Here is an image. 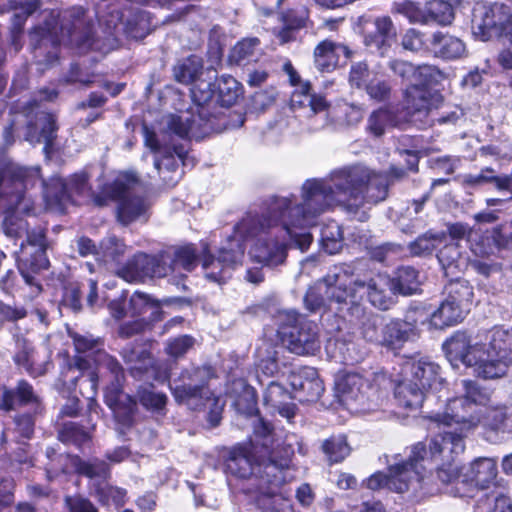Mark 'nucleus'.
Masks as SVG:
<instances>
[{
	"instance_id": "f257e3e1",
	"label": "nucleus",
	"mask_w": 512,
	"mask_h": 512,
	"mask_svg": "<svg viewBox=\"0 0 512 512\" xmlns=\"http://www.w3.org/2000/svg\"><path fill=\"white\" fill-rule=\"evenodd\" d=\"M387 192L386 176L364 166L335 170L328 178L307 180L301 202L294 196L275 197L261 214H247L235 226L234 236L242 244L252 242L249 254L255 261L276 266L285 261L288 242L301 251L309 248L310 229L326 210L340 206L354 212L365 202L384 200Z\"/></svg>"
},
{
	"instance_id": "f03ea898",
	"label": "nucleus",
	"mask_w": 512,
	"mask_h": 512,
	"mask_svg": "<svg viewBox=\"0 0 512 512\" xmlns=\"http://www.w3.org/2000/svg\"><path fill=\"white\" fill-rule=\"evenodd\" d=\"M463 395L449 399L443 411L433 413L429 419L448 428L430 441L433 456L439 454L449 465L455 456L465 450L464 438L482 421L480 406L490 402V394L472 380L461 381Z\"/></svg>"
},
{
	"instance_id": "7ed1b4c3",
	"label": "nucleus",
	"mask_w": 512,
	"mask_h": 512,
	"mask_svg": "<svg viewBox=\"0 0 512 512\" xmlns=\"http://www.w3.org/2000/svg\"><path fill=\"white\" fill-rule=\"evenodd\" d=\"M443 349L451 364L463 363L485 379L499 378L512 364V328L496 326L474 338L456 332Z\"/></svg>"
},
{
	"instance_id": "20e7f679",
	"label": "nucleus",
	"mask_w": 512,
	"mask_h": 512,
	"mask_svg": "<svg viewBox=\"0 0 512 512\" xmlns=\"http://www.w3.org/2000/svg\"><path fill=\"white\" fill-rule=\"evenodd\" d=\"M294 434L286 435L282 444H275L274 435L270 425L262 419L255 420L254 437L249 447L239 445L234 447L226 460V472L232 476L249 480L247 488L249 493L258 491L261 477L267 478L265 465L270 458L280 460L284 455L283 448L288 447V438Z\"/></svg>"
},
{
	"instance_id": "39448f33",
	"label": "nucleus",
	"mask_w": 512,
	"mask_h": 512,
	"mask_svg": "<svg viewBox=\"0 0 512 512\" xmlns=\"http://www.w3.org/2000/svg\"><path fill=\"white\" fill-rule=\"evenodd\" d=\"M10 180L5 181L0 192V208L5 210L3 230L7 237L18 240L27 233L28 223L20 214L32 215L35 207L32 199L24 189L33 186L40 180L39 167L13 166L10 169Z\"/></svg>"
},
{
	"instance_id": "423d86ee",
	"label": "nucleus",
	"mask_w": 512,
	"mask_h": 512,
	"mask_svg": "<svg viewBox=\"0 0 512 512\" xmlns=\"http://www.w3.org/2000/svg\"><path fill=\"white\" fill-rule=\"evenodd\" d=\"M288 442V447L283 448L284 455L280 460L272 457L265 465L267 478L261 477L258 491L255 492L256 503L261 512H296L292 505V493L283 485L292 478L289 470L294 444L298 446V453L301 455H306L307 448L297 436H290Z\"/></svg>"
},
{
	"instance_id": "0eeeda50",
	"label": "nucleus",
	"mask_w": 512,
	"mask_h": 512,
	"mask_svg": "<svg viewBox=\"0 0 512 512\" xmlns=\"http://www.w3.org/2000/svg\"><path fill=\"white\" fill-rule=\"evenodd\" d=\"M213 377L211 367L203 366L186 370L181 374V383L171 384L172 394L179 404L186 405L191 410H199L207 405L213 407L210 421L213 425L219 422V399L214 397L207 382Z\"/></svg>"
},
{
	"instance_id": "6e6552de",
	"label": "nucleus",
	"mask_w": 512,
	"mask_h": 512,
	"mask_svg": "<svg viewBox=\"0 0 512 512\" xmlns=\"http://www.w3.org/2000/svg\"><path fill=\"white\" fill-rule=\"evenodd\" d=\"M430 455L431 459L441 461V465L436 471V477L443 484L455 482L453 493L456 496H471L468 490L463 489L464 487H479L484 489L487 488L497 476V465L491 458L476 459L470 464L469 468L463 475H459V468L456 464V459L459 455L455 456L454 461H452L450 465L444 461L439 454L433 456L430 452Z\"/></svg>"
},
{
	"instance_id": "1a4fd4ad",
	"label": "nucleus",
	"mask_w": 512,
	"mask_h": 512,
	"mask_svg": "<svg viewBox=\"0 0 512 512\" xmlns=\"http://www.w3.org/2000/svg\"><path fill=\"white\" fill-rule=\"evenodd\" d=\"M99 372L108 371L111 374V384L105 389V402L113 410L117 420L128 425L136 407V400L122 392L123 369L120 364L104 352L97 353L95 359Z\"/></svg>"
},
{
	"instance_id": "9d476101",
	"label": "nucleus",
	"mask_w": 512,
	"mask_h": 512,
	"mask_svg": "<svg viewBox=\"0 0 512 512\" xmlns=\"http://www.w3.org/2000/svg\"><path fill=\"white\" fill-rule=\"evenodd\" d=\"M437 461L431 459L430 450L423 443H417L412 447L411 455L407 462L389 466L388 489L397 493L407 491L415 482H424L425 476L422 470L425 468L420 462Z\"/></svg>"
},
{
	"instance_id": "9b49d317",
	"label": "nucleus",
	"mask_w": 512,
	"mask_h": 512,
	"mask_svg": "<svg viewBox=\"0 0 512 512\" xmlns=\"http://www.w3.org/2000/svg\"><path fill=\"white\" fill-rule=\"evenodd\" d=\"M244 246L234 234L229 236L219 249L218 257L209 254L208 248L203 251L202 267L207 279L221 283L230 276V271L242 263Z\"/></svg>"
},
{
	"instance_id": "f8f14e48",
	"label": "nucleus",
	"mask_w": 512,
	"mask_h": 512,
	"mask_svg": "<svg viewBox=\"0 0 512 512\" xmlns=\"http://www.w3.org/2000/svg\"><path fill=\"white\" fill-rule=\"evenodd\" d=\"M287 318L293 322L288 332L282 331L283 342L288 349L297 355H313L320 348L319 329L316 323L300 319L299 315L290 311Z\"/></svg>"
},
{
	"instance_id": "ddd939ff",
	"label": "nucleus",
	"mask_w": 512,
	"mask_h": 512,
	"mask_svg": "<svg viewBox=\"0 0 512 512\" xmlns=\"http://www.w3.org/2000/svg\"><path fill=\"white\" fill-rule=\"evenodd\" d=\"M132 181H134V177L125 173L105 188V193L111 199L118 201L117 218L123 225H128L137 220L147 210L145 201L130 193L129 184Z\"/></svg>"
},
{
	"instance_id": "4468645a",
	"label": "nucleus",
	"mask_w": 512,
	"mask_h": 512,
	"mask_svg": "<svg viewBox=\"0 0 512 512\" xmlns=\"http://www.w3.org/2000/svg\"><path fill=\"white\" fill-rule=\"evenodd\" d=\"M26 237L27 245L31 247L32 252L29 254L24 242L20 244V255L18 256L19 270L25 282L29 285L34 284L32 273H37L48 267L49 261L46 257L45 234L42 228H36L31 231L27 229Z\"/></svg>"
},
{
	"instance_id": "2eb2a0df",
	"label": "nucleus",
	"mask_w": 512,
	"mask_h": 512,
	"mask_svg": "<svg viewBox=\"0 0 512 512\" xmlns=\"http://www.w3.org/2000/svg\"><path fill=\"white\" fill-rule=\"evenodd\" d=\"M358 25L365 46L381 56L386 55L396 37V29L391 18L388 16L376 18L362 16L358 20Z\"/></svg>"
},
{
	"instance_id": "dca6fc26",
	"label": "nucleus",
	"mask_w": 512,
	"mask_h": 512,
	"mask_svg": "<svg viewBox=\"0 0 512 512\" xmlns=\"http://www.w3.org/2000/svg\"><path fill=\"white\" fill-rule=\"evenodd\" d=\"M83 14L84 11L82 8H74L70 11L64 12L60 16V26H58V23L53 16L52 21L54 24L47 21L44 27L37 28L31 33V39L39 42L49 41L53 45L64 43L66 40H70L74 36L75 30L81 24V17Z\"/></svg>"
},
{
	"instance_id": "f3484780",
	"label": "nucleus",
	"mask_w": 512,
	"mask_h": 512,
	"mask_svg": "<svg viewBox=\"0 0 512 512\" xmlns=\"http://www.w3.org/2000/svg\"><path fill=\"white\" fill-rule=\"evenodd\" d=\"M118 274L127 282H140L147 277L168 276L169 267L164 265L162 253L156 256L140 253L121 268Z\"/></svg>"
},
{
	"instance_id": "a211bd4d",
	"label": "nucleus",
	"mask_w": 512,
	"mask_h": 512,
	"mask_svg": "<svg viewBox=\"0 0 512 512\" xmlns=\"http://www.w3.org/2000/svg\"><path fill=\"white\" fill-rule=\"evenodd\" d=\"M440 367L426 359L407 361L402 366L403 375L408 376L424 391L429 389H438L443 384V379L439 375Z\"/></svg>"
},
{
	"instance_id": "6ab92c4d",
	"label": "nucleus",
	"mask_w": 512,
	"mask_h": 512,
	"mask_svg": "<svg viewBox=\"0 0 512 512\" xmlns=\"http://www.w3.org/2000/svg\"><path fill=\"white\" fill-rule=\"evenodd\" d=\"M290 384L294 397L302 402H313L319 399L324 386L314 368L306 367L290 375Z\"/></svg>"
},
{
	"instance_id": "aec40b11",
	"label": "nucleus",
	"mask_w": 512,
	"mask_h": 512,
	"mask_svg": "<svg viewBox=\"0 0 512 512\" xmlns=\"http://www.w3.org/2000/svg\"><path fill=\"white\" fill-rule=\"evenodd\" d=\"M405 109L407 114L414 116L416 114L427 116L432 109H437L442 103V96L433 93L426 87L419 85L409 86L404 93Z\"/></svg>"
},
{
	"instance_id": "412c9836",
	"label": "nucleus",
	"mask_w": 512,
	"mask_h": 512,
	"mask_svg": "<svg viewBox=\"0 0 512 512\" xmlns=\"http://www.w3.org/2000/svg\"><path fill=\"white\" fill-rule=\"evenodd\" d=\"M163 263L169 267V274L182 277L197 266L198 254L192 244L173 247L162 252Z\"/></svg>"
},
{
	"instance_id": "4be33fe9",
	"label": "nucleus",
	"mask_w": 512,
	"mask_h": 512,
	"mask_svg": "<svg viewBox=\"0 0 512 512\" xmlns=\"http://www.w3.org/2000/svg\"><path fill=\"white\" fill-rule=\"evenodd\" d=\"M339 277L340 275L336 272L328 274L317 287H312L307 291L304 303L310 312L319 311L324 304V299L320 294L322 286L326 288L325 293L328 297L335 298L339 303L345 300L346 290L342 289V283H340Z\"/></svg>"
},
{
	"instance_id": "5701e85b",
	"label": "nucleus",
	"mask_w": 512,
	"mask_h": 512,
	"mask_svg": "<svg viewBox=\"0 0 512 512\" xmlns=\"http://www.w3.org/2000/svg\"><path fill=\"white\" fill-rule=\"evenodd\" d=\"M167 123L169 129L180 137L199 138L205 136L211 130L209 121L205 120L200 112L197 115L190 112L170 115Z\"/></svg>"
},
{
	"instance_id": "b1692460",
	"label": "nucleus",
	"mask_w": 512,
	"mask_h": 512,
	"mask_svg": "<svg viewBox=\"0 0 512 512\" xmlns=\"http://www.w3.org/2000/svg\"><path fill=\"white\" fill-rule=\"evenodd\" d=\"M340 54L346 58L352 56V51L344 44L331 40L321 41L314 49V64L320 72H331L337 65Z\"/></svg>"
},
{
	"instance_id": "393cba45",
	"label": "nucleus",
	"mask_w": 512,
	"mask_h": 512,
	"mask_svg": "<svg viewBox=\"0 0 512 512\" xmlns=\"http://www.w3.org/2000/svg\"><path fill=\"white\" fill-rule=\"evenodd\" d=\"M57 126L52 114L40 111L36 113V122H29L25 140L31 144L43 142L44 150L47 152L56 137Z\"/></svg>"
},
{
	"instance_id": "a878e982",
	"label": "nucleus",
	"mask_w": 512,
	"mask_h": 512,
	"mask_svg": "<svg viewBox=\"0 0 512 512\" xmlns=\"http://www.w3.org/2000/svg\"><path fill=\"white\" fill-rule=\"evenodd\" d=\"M425 394L426 391L401 371V378L397 380L394 389V397L400 407L417 410L422 406Z\"/></svg>"
},
{
	"instance_id": "bb28decb",
	"label": "nucleus",
	"mask_w": 512,
	"mask_h": 512,
	"mask_svg": "<svg viewBox=\"0 0 512 512\" xmlns=\"http://www.w3.org/2000/svg\"><path fill=\"white\" fill-rule=\"evenodd\" d=\"M335 385L337 392L345 401L363 402L365 394L371 389L369 381L356 372H348L339 376Z\"/></svg>"
},
{
	"instance_id": "cd10ccee",
	"label": "nucleus",
	"mask_w": 512,
	"mask_h": 512,
	"mask_svg": "<svg viewBox=\"0 0 512 512\" xmlns=\"http://www.w3.org/2000/svg\"><path fill=\"white\" fill-rule=\"evenodd\" d=\"M122 356L131 375L135 378H141L147 375L149 378L152 374V358L141 346H127L122 351Z\"/></svg>"
},
{
	"instance_id": "c85d7f7f",
	"label": "nucleus",
	"mask_w": 512,
	"mask_h": 512,
	"mask_svg": "<svg viewBox=\"0 0 512 512\" xmlns=\"http://www.w3.org/2000/svg\"><path fill=\"white\" fill-rule=\"evenodd\" d=\"M290 399L289 392L276 382H271L263 395L264 403L277 410L281 416L288 420L294 417L296 409L295 405L289 401Z\"/></svg>"
},
{
	"instance_id": "c756f323",
	"label": "nucleus",
	"mask_w": 512,
	"mask_h": 512,
	"mask_svg": "<svg viewBox=\"0 0 512 512\" xmlns=\"http://www.w3.org/2000/svg\"><path fill=\"white\" fill-rule=\"evenodd\" d=\"M391 278L385 275H377L366 284L367 295L371 304L380 310H387L392 304V294H396L392 289Z\"/></svg>"
},
{
	"instance_id": "7c9ffc66",
	"label": "nucleus",
	"mask_w": 512,
	"mask_h": 512,
	"mask_svg": "<svg viewBox=\"0 0 512 512\" xmlns=\"http://www.w3.org/2000/svg\"><path fill=\"white\" fill-rule=\"evenodd\" d=\"M44 198L49 209L63 211L71 200L67 181L56 176L44 183Z\"/></svg>"
},
{
	"instance_id": "2f4dec72",
	"label": "nucleus",
	"mask_w": 512,
	"mask_h": 512,
	"mask_svg": "<svg viewBox=\"0 0 512 512\" xmlns=\"http://www.w3.org/2000/svg\"><path fill=\"white\" fill-rule=\"evenodd\" d=\"M431 44L434 53L446 59H457L466 53V46L461 39L441 32L433 35Z\"/></svg>"
},
{
	"instance_id": "473e14b6",
	"label": "nucleus",
	"mask_w": 512,
	"mask_h": 512,
	"mask_svg": "<svg viewBox=\"0 0 512 512\" xmlns=\"http://www.w3.org/2000/svg\"><path fill=\"white\" fill-rule=\"evenodd\" d=\"M11 7L13 9H20V13L14 14L12 20V28H11V39L12 44L15 47V50L18 51L22 44L20 42V36L22 33V28L26 21V18L32 14L38 7L37 0H10Z\"/></svg>"
},
{
	"instance_id": "72a5a7b5",
	"label": "nucleus",
	"mask_w": 512,
	"mask_h": 512,
	"mask_svg": "<svg viewBox=\"0 0 512 512\" xmlns=\"http://www.w3.org/2000/svg\"><path fill=\"white\" fill-rule=\"evenodd\" d=\"M401 121L389 107L374 110L367 120V131L375 137L382 136L388 129L399 126Z\"/></svg>"
},
{
	"instance_id": "f704fd0d",
	"label": "nucleus",
	"mask_w": 512,
	"mask_h": 512,
	"mask_svg": "<svg viewBox=\"0 0 512 512\" xmlns=\"http://www.w3.org/2000/svg\"><path fill=\"white\" fill-rule=\"evenodd\" d=\"M441 245L442 247L437 254L438 261L446 276H454L464 264L459 245L457 242L448 241L446 235L445 241Z\"/></svg>"
},
{
	"instance_id": "c9c22d12",
	"label": "nucleus",
	"mask_w": 512,
	"mask_h": 512,
	"mask_svg": "<svg viewBox=\"0 0 512 512\" xmlns=\"http://www.w3.org/2000/svg\"><path fill=\"white\" fill-rule=\"evenodd\" d=\"M464 315L465 312L453 301L445 299L439 308L432 313L430 317V325L436 329H443L461 322Z\"/></svg>"
},
{
	"instance_id": "e433bc0d",
	"label": "nucleus",
	"mask_w": 512,
	"mask_h": 512,
	"mask_svg": "<svg viewBox=\"0 0 512 512\" xmlns=\"http://www.w3.org/2000/svg\"><path fill=\"white\" fill-rule=\"evenodd\" d=\"M412 333L406 323L391 321L382 330L381 345L396 349L407 341Z\"/></svg>"
},
{
	"instance_id": "4c0bfd02",
	"label": "nucleus",
	"mask_w": 512,
	"mask_h": 512,
	"mask_svg": "<svg viewBox=\"0 0 512 512\" xmlns=\"http://www.w3.org/2000/svg\"><path fill=\"white\" fill-rule=\"evenodd\" d=\"M202 69V59L196 55H192L175 65L173 69L174 77L180 83L191 84L198 79L202 73Z\"/></svg>"
},
{
	"instance_id": "58836bf2",
	"label": "nucleus",
	"mask_w": 512,
	"mask_h": 512,
	"mask_svg": "<svg viewBox=\"0 0 512 512\" xmlns=\"http://www.w3.org/2000/svg\"><path fill=\"white\" fill-rule=\"evenodd\" d=\"M392 289L396 293L411 295L418 290V272L412 267H401L397 270L396 276L391 279Z\"/></svg>"
},
{
	"instance_id": "ea45409f",
	"label": "nucleus",
	"mask_w": 512,
	"mask_h": 512,
	"mask_svg": "<svg viewBox=\"0 0 512 512\" xmlns=\"http://www.w3.org/2000/svg\"><path fill=\"white\" fill-rule=\"evenodd\" d=\"M464 181L466 184L471 186L493 183L499 190L512 192V176H497L491 168L482 169L481 172L476 175H467Z\"/></svg>"
},
{
	"instance_id": "a19ab883",
	"label": "nucleus",
	"mask_w": 512,
	"mask_h": 512,
	"mask_svg": "<svg viewBox=\"0 0 512 512\" xmlns=\"http://www.w3.org/2000/svg\"><path fill=\"white\" fill-rule=\"evenodd\" d=\"M448 297L446 300L453 301L465 313L469 310L472 303L474 292L468 281L457 280L449 283L447 286Z\"/></svg>"
},
{
	"instance_id": "79ce46f5",
	"label": "nucleus",
	"mask_w": 512,
	"mask_h": 512,
	"mask_svg": "<svg viewBox=\"0 0 512 512\" xmlns=\"http://www.w3.org/2000/svg\"><path fill=\"white\" fill-rule=\"evenodd\" d=\"M505 235H500V239L491 238L488 235H483L478 231H471L469 233V243L471 251L475 256L486 257L494 252L497 245L501 243V240H505Z\"/></svg>"
},
{
	"instance_id": "37998d69",
	"label": "nucleus",
	"mask_w": 512,
	"mask_h": 512,
	"mask_svg": "<svg viewBox=\"0 0 512 512\" xmlns=\"http://www.w3.org/2000/svg\"><path fill=\"white\" fill-rule=\"evenodd\" d=\"M343 234L335 221L326 224L321 230V243L323 249L329 254H335L342 248Z\"/></svg>"
},
{
	"instance_id": "c03bdc74",
	"label": "nucleus",
	"mask_w": 512,
	"mask_h": 512,
	"mask_svg": "<svg viewBox=\"0 0 512 512\" xmlns=\"http://www.w3.org/2000/svg\"><path fill=\"white\" fill-rule=\"evenodd\" d=\"M485 417L482 416L484 427H487L495 432L511 433L512 421L507 417L506 409L504 407L490 409Z\"/></svg>"
},
{
	"instance_id": "a18cd8bd",
	"label": "nucleus",
	"mask_w": 512,
	"mask_h": 512,
	"mask_svg": "<svg viewBox=\"0 0 512 512\" xmlns=\"http://www.w3.org/2000/svg\"><path fill=\"white\" fill-rule=\"evenodd\" d=\"M429 22H436L440 25L450 24L454 19L452 5L445 0H431L426 4Z\"/></svg>"
},
{
	"instance_id": "49530a36",
	"label": "nucleus",
	"mask_w": 512,
	"mask_h": 512,
	"mask_svg": "<svg viewBox=\"0 0 512 512\" xmlns=\"http://www.w3.org/2000/svg\"><path fill=\"white\" fill-rule=\"evenodd\" d=\"M445 241V234L426 233L419 236L414 242L410 243L409 249L411 254L422 256L430 254L435 248L441 246Z\"/></svg>"
},
{
	"instance_id": "de8ad7c7",
	"label": "nucleus",
	"mask_w": 512,
	"mask_h": 512,
	"mask_svg": "<svg viewBox=\"0 0 512 512\" xmlns=\"http://www.w3.org/2000/svg\"><path fill=\"white\" fill-rule=\"evenodd\" d=\"M259 41L256 38L244 39L238 42L230 53V61L236 64H245L250 62L255 56V49Z\"/></svg>"
},
{
	"instance_id": "09e8293b",
	"label": "nucleus",
	"mask_w": 512,
	"mask_h": 512,
	"mask_svg": "<svg viewBox=\"0 0 512 512\" xmlns=\"http://www.w3.org/2000/svg\"><path fill=\"white\" fill-rule=\"evenodd\" d=\"M240 83L230 75H223L218 82V90L223 105L231 106L240 95Z\"/></svg>"
},
{
	"instance_id": "8fccbe9b",
	"label": "nucleus",
	"mask_w": 512,
	"mask_h": 512,
	"mask_svg": "<svg viewBox=\"0 0 512 512\" xmlns=\"http://www.w3.org/2000/svg\"><path fill=\"white\" fill-rule=\"evenodd\" d=\"M137 398L147 410L155 412H161L167 402V396L164 393L154 392L150 387H140Z\"/></svg>"
},
{
	"instance_id": "3c124183",
	"label": "nucleus",
	"mask_w": 512,
	"mask_h": 512,
	"mask_svg": "<svg viewBox=\"0 0 512 512\" xmlns=\"http://www.w3.org/2000/svg\"><path fill=\"white\" fill-rule=\"evenodd\" d=\"M377 72L371 71L364 62L353 64L349 73V84L352 88L365 90Z\"/></svg>"
},
{
	"instance_id": "603ef678",
	"label": "nucleus",
	"mask_w": 512,
	"mask_h": 512,
	"mask_svg": "<svg viewBox=\"0 0 512 512\" xmlns=\"http://www.w3.org/2000/svg\"><path fill=\"white\" fill-rule=\"evenodd\" d=\"M322 448L331 462H340L350 453L344 436L331 437L323 443Z\"/></svg>"
},
{
	"instance_id": "864d4df0",
	"label": "nucleus",
	"mask_w": 512,
	"mask_h": 512,
	"mask_svg": "<svg viewBox=\"0 0 512 512\" xmlns=\"http://www.w3.org/2000/svg\"><path fill=\"white\" fill-rule=\"evenodd\" d=\"M368 97L375 102H385L391 97L392 89L388 80L376 74L364 90Z\"/></svg>"
},
{
	"instance_id": "5fc2aeb1",
	"label": "nucleus",
	"mask_w": 512,
	"mask_h": 512,
	"mask_svg": "<svg viewBox=\"0 0 512 512\" xmlns=\"http://www.w3.org/2000/svg\"><path fill=\"white\" fill-rule=\"evenodd\" d=\"M130 308L133 316H140L151 312V316L155 318L159 313L158 303L151 299L147 294L135 292L130 298Z\"/></svg>"
},
{
	"instance_id": "6e6d98bb",
	"label": "nucleus",
	"mask_w": 512,
	"mask_h": 512,
	"mask_svg": "<svg viewBox=\"0 0 512 512\" xmlns=\"http://www.w3.org/2000/svg\"><path fill=\"white\" fill-rule=\"evenodd\" d=\"M14 360L18 366L23 367L32 376L42 375L45 372L41 364H36L35 352L29 346H25L19 351Z\"/></svg>"
},
{
	"instance_id": "4d7b16f0",
	"label": "nucleus",
	"mask_w": 512,
	"mask_h": 512,
	"mask_svg": "<svg viewBox=\"0 0 512 512\" xmlns=\"http://www.w3.org/2000/svg\"><path fill=\"white\" fill-rule=\"evenodd\" d=\"M59 438L62 442L74 443L78 446H81L88 442L90 439V434L78 424L69 422L64 424L62 430L60 431Z\"/></svg>"
},
{
	"instance_id": "13d9d810",
	"label": "nucleus",
	"mask_w": 512,
	"mask_h": 512,
	"mask_svg": "<svg viewBox=\"0 0 512 512\" xmlns=\"http://www.w3.org/2000/svg\"><path fill=\"white\" fill-rule=\"evenodd\" d=\"M442 72L432 65H420L415 67L412 85L426 87L442 79Z\"/></svg>"
},
{
	"instance_id": "bf43d9fd",
	"label": "nucleus",
	"mask_w": 512,
	"mask_h": 512,
	"mask_svg": "<svg viewBox=\"0 0 512 512\" xmlns=\"http://www.w3.org/2000/svg\"><path fill=\"white\" fill-rule=\"evenodd\" d=\"M194 338L189 335L169 339L165 346L166 353L174 358L183 356L194 345Z\"/></svg>"
},
{
	"instance_id": "052dcab7",
	"label": "nucleus",
	"mask_w": 512,
	"mask_h": 512,
	"mask_svg": "<svg viewBox=\"0 0 512 512\" xmlns=\"http://www.w3.org/2000/svg\"><path fill=\"white\" fill-rule=\"evenodd\" d=\"M242 388V394L235 399V405L239 411L251 414L256 405V397L254 389L246 385L243 381L239 383Z\"/></svg>"
},
{
	"instance_id": "680f3d73",
	"label": "nucleus",
	"mask_w": 512,
	"mask_h": 512,
	"mask_svg": "<svg viewBox=\"0 0 512 512\" xmlns=\"http://www.w3.org/2000/svg\"><path fill=\"white\" fill-rule=\"evenodd\" d=\"M401 45L405 50L419 52L426 48V40L423 33L416 29H408L402 36Z\"/></svg>"
},
{
	"instance_id": "e2e57ef3",
	"label": "nucleus",
	"mask_w": 512,
	"mask_h": 512,
	"mask_svg": "<svg viewBox=\"0 0 512 512\" xmlns=\"http://www.w3.org/2000/svg\"><path fill=\"white\" fill-rule=\"evenodd\" d=\"M64 502L69 512H98L97 507L80 494L66 496Z\"/></svg>"
},
{
	"instance_id": "0e129e2a",
	"label": "nucleus",
	"mask_w": 512,
	"mask_h": 512,
	"mask_svg": "<svg viewBox=\"0 0 512 512\" xmlns=\"http://www.w3.org/2000/svg\"><path fill=\"white\" fill-rule=\"evenodd\" d=\"M80 474L89 478L103 477L108 473V466L102 460H93L89 462H82L78 466Z\"/></svg>"
},
{
	"instance_id": "69168bd1",
	"label": "nucleus",
	"mask_w": 512,
	"mask_h": 512,
	"mask_svg": "<svg viewBox=\"0 0 512 512\" xmlns=\"http://www.w3.org/2000/svg\"><path fill=\"white\" fill-rule=\"evenodd\" d=\"M13 392L16 397V405L39 403L38 395L34 392L33 387L26 381H20L16 390H13Z\"/></svg>"
},
{
	"instance_id": "338daca9",
	"label": "nucleus",
	"mask_w": 512,
	"mask_h": 512,
	"mask_svg": "<svg viewBox=\"0 0 512 512\" xmlns=\"http://www.w3.org/2000/svg\"><path fill=\"white\" fill-rule=\"evenodd\" d=\"M98 494L101 499H106L107 503L111 502L116 506L124 505L127 498L126 490L114 486L103 487L98 490Z\"/></svg>"
},
{
	"instance_id": "774afa93",
	"label": "nucleus",
	"mask_w": 512,
	"mask_h": 512,
	"mask_svg": "<svg viewBox=\"0 0 512 512\" xmlns=\"http://www.w3.org/2000/svg\"><path fill=\"white\" fill-rule=\"evenodd\" d=\"M487 512H512V503L503 494H493L487 497Z\"/></svg>"
}]
</instances>
